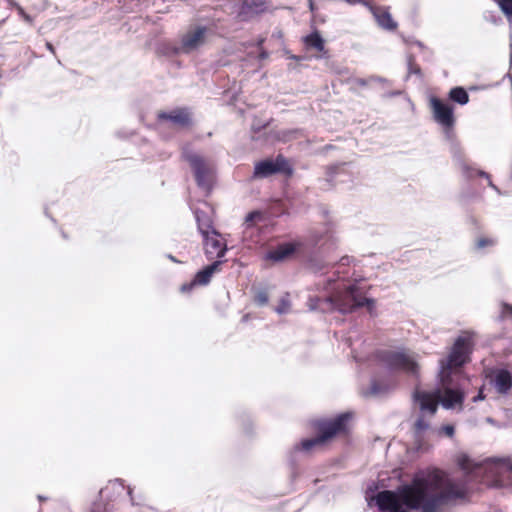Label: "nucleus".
Returning a JSON list of instances; mask_svg holds the SVG:
<instances>
[{"mask_svg": "<svg viewBox=\"0 0 512 512\" xmlns=\"http://www.w3.org/2000/svg\"><path fill=\"white\" fill-rule=\"evenodd\" d=\"M473 345V335H460L446 358L439 361L438 387L433 392L419 391L414 394L415 405L420 415L414 424V433L420 449L426 448L441 437H453L454 426L447 424L432 427L430 419L440 403L445 409H461L464 393L458 382L460 368L469 360Z\"/></svg>", "mask_w": 512, "mask_h": 512, "instance_id": "f257e3e1", "label": "nucleus"}, {"mask_svg": "<svg viewBox=\"0 0 512 512\" xmlns=\"http://www.w3.org/2000/svg\"><path fill=\"white\" fill-rule=\"evenodd\" d=\"M464 493V489L443 471L426 469L417 472L410 483L401 485L396 491L379 492L376 500L383 512H438L442 505Z\"/></svg>", "mask_w": 512, "mask_h": 512, "instance_id": "f03ea898", "label": "nucleus"}, {"mask_svg": "<svg viewBox=\"0 0 512 512\" xmlns=\"http://www.w3.org/2000/svg\"><path fill=\"white\" fill-rule=\"evenodd\" d=\"M309 306L312 309L321 308L323 310V307L327 306L343 314L351 313L362 306H366L370 314H373L375 310L374 300L365 298L356 285L344 282L339 283L335 293L323 301L319 298H310Z\"/></svg>", "mask_w": 512, "mask_h": 512, "instance_id": "7ed1b4c3", "label": "nucleus"}, {"mask_svg": "<svg viewBox=\"0 0 512 512\" xmlns=\"http://www.w3.org/2000/svg\"><path fill=\"white\" fill-rule=\"evenodd\" d=\"M458 466L472 478H500L505 473H512V462L509 459H486L476 462L465 454L457 457Z\"/></svg>", "mask_w": 512, "mask_h": 512, "instance_id": "20e7f679", "label": "nucleus"}, {"mask_svg": "<svg viewBox=\"0 0 512 512\" xmlns=\"http://www.w3.org/2000/svg\"><path fill=\"white\" fill-rule=\"evenodd\" d=\"M351 415L348 413L341 414L333 419L321 421L318 424L319 435L305 439L296 447V449L310 452L329 442L333 437L341 433H345L348 428V421Z\"/></svg>", "mask_w": 512, "mask_h": 512, "instance_id": "39448f33", "label": "nucleus"}, {"mask_svg": "<svg viewBox=\"0 0 512 512\" xmlns=\"http://www.w3.org/2000/svg\"><path fill=\"white\" fill-rule=\"evenodd\" d=\"M381 362L389 369L401 371L408 376L418 377L419 365L416 355L410 351H383L379 353Z\"/></svg>", "mask_w": 512, "mask_h": 512, "instance_id": "423d86ee", "label": "nucleus"}, {"mask_svg": "<svg viewBox=\"0 0 512 512\" xmlns=\"http://www.w3.org/2000/svg\"><path fill=\"white\" fill-rule=\"evenodd\" d=\"M183 155L194 171L198 185L205 190H209L214 177L213 163L188 148L184 149Z\"/></svg>", "mask_w": 512, "mask_h": 512, "instance_id": "0eeeda50", "label": "nucleus"}, {"mask_svg": "<svg viewBox=\"0 0 512 512\" xmlns=\"http://www.w3.org/2000/svg\"><path fill=\"white\" fill-rule=\"evenodd\" d=\"M195 218L198 222V228L204 239L205 254L209 259L221 258L226 251V244L220 239L215 230L210 229L209 220H202L201 213L195 212Z\"/></svg>", "mask_w": 512, "mask_h": 512, "instance_id": "6e6552de", "label": "nucleus"}, {"mask_svg": "<svg viewBox=\"0 0 512 512\" xmlns=\"http://www.w3.org/2000/svg\"><path fill=\"white\" fill-rule=\"evenodd\" d=\"M429 107L431 109L433 119L444 129H450L454 126V109L444 100L431 95L429 97Z\"/></svg>", "mask_w": 512, "mask_h": 512, "instance_id": "1a4fd4ad", "label": "nucleus"}, {"mask_svg": "<svg viewBox=\"0 0 512 512\" xmlns=\"http://www.w3.org/2000/svg\"><path fill=\"white\" fill-rule=\"evenodd\" d=\"M208 29L204 26H192L182 36L178 52L191 53L202 47L207 40Z\"/></svg>", "mask_w": 512, "mask_h": 512, "instance_id": "9d476101", "label": "nucleus"}, {"mask_svg": "<svg viewBox=\"0 0 512 512\" xmlns=\"http://www.w3.org/2000/svg\"><path fill=\"white\" fill-rule=\"evenodd\" d=\"M290 166L288 161L282 157L278 156L275 160L266 159L264 161L258 162L254 168L253 176L255 178H266L277 172H290Z\"/></svg>", "mask_w": 512, "mask_h": 512, "instance_id": "9b49d317", "label": "nucleus"}, {"mask_svg": "<svg viewBox=\"0 0 512 512\" xmlns=\"http://www.w3.org/2000/svg\"><path fill=\"white\" fill-rule=\"evenodd\" d=\"M221 262L216 261L213 264L205 267L203 270L199 271L194 280L189 284H184L181 287L183 292L190 291L195 285H206L210 282L212 275L218 270Z\"/></svg>", "mask_w": 512, "mask_h": 512, "instance_id": "f8f14e48", "label": "nucleus"}, {"mask_svg": "<svg viewBox=\"0 0 512 512\" xmlns=\"http://www.w3.org/2000/svg\"><path fill=\"white\" fill-rule=\"evenodd\" d=\"M370 10L377 22V24L388 31H393L397 28V22L393 20L390 12L386 7H370Z\"/></svg>", "mask_w": 512, "mask_h": 512, "instance_id": "ddd939ff", "label": "nucleus"}, {"mask_svg": "<svg viewBox=\"0 0 512 512\" xmlns=\"http://www.w3.org/2000/svg\"><path fill=\"white\" fill-rule=\"evenodd\" d=\"M297 245L295 243H284L276 249L269 251L265 258L273 262H280L289 258L295 251Z\"/></svg>", "mask_w": 512, "mask_h": 512, "instance_id": "4468645a", "label": "nucleus"}, {"mask_svg": "<svg viewBox=\"0 0 512 512\" xmlns=\"http://www.w3.org/2000/svg\"><path fill=\"white\" fill-rule=\"evenodd\" d=\"M159 119L172 126H184L189 121V114L184 110H174L160 113Z\"/></svg>", "mask_w": 512, "mask_h": 512, "instance_id": "2eb2a0df", "label": "nucleus"}, {"mask_svg": "<svg viewBox=\"0 0 512 512\" xmlns=\"http://www.w3.org/2000/svg\"><path fill=\"white\" fill-rule=\"evenodd\" d=\"M494 385L499 393H507L512 386V376L504 369L497 370L494 376Z\"/></svg>", "mask_w": 512, "mask_h": 512, "instance_id": "dca6fc26", "label": "nucleus"}, {"mask_svg": "<svg viewBox=\"0 0 512 512\" xmlns=\"http://www.w3.org/2000/svg\"><path fill=\"white\" fill-rule=\"evenodd\" d=\"M304 43L307 49H313L319 53L325 51L324 40L318 32L311 33L304 37Z\"/></svg>", "mask_w": 512, "mask_h": 512, "instance_id": "f3484780", "label": "nucleus"}, {"mask_svg": "<svg viewBox=\"0 0 512 512\" xmlns=\"http://www.w3.org/2000/svg\"><path fill=\"white\" fill-rule=\"evenodd\" d=\"M497 243H498V239L496 237L481 235V236H478L475 240V248L477 250L493 248L497 245Z\"/></svg>", "mask_w": 512, "mask_h": 512, "instance_id": "a211bd4d", "label": "nucleus"}, {"mask_svg": "<svg viewBox=\"0 0 512 512\" xmlns=\"http://www.w3.org/2000/svg\"><path fill=\"white\" fill-rule=\"evenodd\" d=\"M449 97L460 105H465L469 101V95L462 87L452 88L449 92Z\"/></svg>", "mask_w": 512, "mask_h": 512, "instance_id": "6ab92c4d", "label": "nucleus"}, {"mask_svg": "<svg viewBox=\"0 0 512 512\" xmlns=\"http://www.w3.org/2000/svg\"><path fill=\"white\" fill-rule=\"evenodd\" d=\"M391 388L390 384L380 383L378 380L372 381L369 389L364 392L366 395L370 396H381L385 392H387Z\"/></svg>", "mask_w": 512, "mask_h": 512, "instance_id": "aec40b11", "label": "nucleus"}, {"mask_svg": "<svg viewBox=\"0 0 512 512\" xmlns=\"http://www.w3.org/2000/svg\"><path fill=\"white\" fill-rule=\"evenodd\" d=\"M291 310V302L289 294H284L280 300L279 304L275 307V312L279 315L287 314Z\"/></svg>", "mask_w": 512, "mask_h": 512, "instance_id": "412c9836", "label": "nucleus"}, {"mask_svg": "<svg viewBox=\"0 0 512 512\" xmlns=\"http://www.w3.org/2000/svg\"><path fill=\"white\" fill-rule=\"evenodd\" d=\"M110 490L115 491L118 494H121L125 490V486L122 480L115 479L113 481H110L109 484L100 491V494L107 495Z\"/></svg>", "mask_w": 512, "mask_h": 512, "instance_id": "4be33fe9", "label": "nucleus"}, {"mask_svg": "<svg viewBox=\"0 0 512 512\" xmlns=\"http://www.w3.org/2000/svg\"><path fill=\"white\" fill-rule=\"evenodd\" d=\"M254 302L258 306H265L269 301V292L267 289L259 288L254 291Z\"/></svg>", "mask_w": 512, "mask_h": 512, "instance_id": "5701e85b", "label": "nucleus"}, {"mask_svg": "<svg viewBox=\"0 0 512 512\" xmlns=\"http://www.w3.org/2000/svg\"><path fill=\"white\" fill-rule=\"evenodd\" d=\"M504 15L507 17V20L510 24H512V0H494Z\"/></svg>", "mask_w": 512, "mask_h": 512, "instance_id": "b1692460", "label": "nucleus"}, {"mask_svg": "<svg viewBox=\"0 0 512 512\" xmlns=\"http://www.w3.org/2000/svg\"><path fill=\"white\" fill-rule=\"evenodd\" d=\"M244 6L252 12L258 13L264 10V0H244Z\"/></svg>", "mask_w": 512, "mask_h": 512, "instance_id": "393cba45", "label": "nucleus"}, {"mask_svg": "<svg viewBox=\"0 0 512 512\" xmlns=\"http://www.w3.org/2000/svg\"><path fill=\"white\" fill-rule=\"evenodd\" d=\"M262 219L263 215L258 211L249 213L245 219L246 228L252 227L255 223L261 221Z\"/></svg>", "mask_w": 512, "mask_h": 512, "instance_id": "a878e982", "label": "nucleus"}, {"mask_svg": "<svg viewBox=\"0 0 512 512\" xmlns=\"http://www.w3.org/2000/svg\"><path fill=\"white\" fill-rule=\"evenodd\" d=\"M481 177H484L485 179H487L488 181V185L494 190L496 191L498 194H500V190L499 188L493 184L492 180H491V177L488 173L484 172V171H479L478 173Z\"/></svg>", "mask_w": 512, "mask_h": 512, "instance_id": "bb28decb", "label": "nucleus"}, {"mask_svg": "<svg viewBox=\"0 0 512 512\" xmlns=\"http://www.w3.org/2000/svg\"><path fill=\"white\" fill-rule=\"evenodd\" d=\"M503 307V314L506 315V314H511L512 315V305H509V304H503L502 305Z\"/></svg>", "mask_w": 512, "mask_h": 512, "instance_id": "cd10ccee", "label": "nucleus"}, {"mask_svg": "<svg viewBox=\"0 0 512 512\" xmlns=\"http://www.w3.org/2000/svg\"><path fill=\"white\" fill-rule=\"evenodd\" d=\"M127 494L130 496V499H131V502H132L133 505H138L139 504L138 502H136V500H135V498L133 496L132 488H130V487L127 488Z\"/></svg>", "mask_w": 512, "mask_h": 512, "instance_id": "c85d7f7f", "label": "nucleus"}, {"mask_svg": "<svg viewBox=\"0 0 512 512\" xmlns=\"http://www.w3.org/2000/svg\"><path fill=\"white\" fill-rule=\"evenodd\" d=\"M351 262V259L349 257H343L341 260H340V263L339 265L340 266H346V265H349Z\"/></svg>", "mask_w": 512, "mask_h": 512, "instance_id": "c756f323", "label": "nucleus"}, {"mask_svg": "<svg viewBox=\"0 0 512 512\" xmlns=\"http://www.w3.org/2000/svg\"><path fill=\"white\" fill-rule=\"evenodd\" d=\"M103 511H104V508L98 504H94L91 509V512H103Z\"/></svg>", "mask_w": 512, "mask_h": 512, "instance_id": "7c9ffc66", "label": "nucleus"}, {"mask_svg": "<svg viewBox=\"0 0 512 512\" xmlns=\"http://www.w3.org/2000/svg\"><path fill=\"white\" fill-rule=\"evenodd\" d=\"M22 18H23L26 22H28V23H31V22H32V18H31L28 14H26V13H25V15H23V17H22Z\"/></svg>", "mask_w": 512, "mask_h": 512, "instance_id": "2f4dec72", "label": "nucleus"}, {"mask_svg": "<svg viewBox=\"0 0 512 512\" xmlns=\"http://www.w3.org/2000/svg\"><path fill=\"white\" fill-rule=\"evenodd\" d=\"M17 10H18V13H19V15H20L21 17H23V15H25V11L23 10V8H22V7L18 6V7H17Z\"/></svg>", "mask_w": 512, "mask_h": 512, "instance_id": "473e14b6", "label": "nucleus"}, {"mask_svg": "<svg viewBox=\"0 0 512 512\" xmlns=\"http://www.w3.org/2000/svg\"><path fill=\"white\" fill-rule=\"evenodd\" d=\"M308 2H309V8H310V10H311V11H314V9H315V5H314L313 0H308Z\"/></svg>", "mask_w": 512, "mask_h": 512, "instance_id": "72a5a7b5", "label": "nucleus"}, {"mask_svg": "<svg viewBox=\"0 0 512 512\" xmlns=\"http://www.w3.org/2000/svg\"><path fill=\"white\" fill-rule=\"evenodd\" d=\"M342 169H343L342 167H335L332 169V173H334L336 175V174H338V171H340Z\"/></svg>", "mask_w": 512, "mask_h": 512, "instance_id": "f704fd0d", "label": "nucleus"}, {"mask_svg": "<svg viewBox=\"0 0 512 512\" xmlns=\"http://www.w3.org/2000/svg\"><path fill=\"white\" fill-rule=\"evenodd\" d=\"M347 3L349 4H356V3H359L361 2L362 0H345Z\"/></svg>", "mask_w": 512, "mask_h": 512, "instance_id": "c9c22d12", "label": "nucleus"}, {"mask_svg": "<svg viewBox=\"0 0 512 512\" xmlns=\"http://www.w3.org/2000/svg\"><path fill=\"white\" fill-rule=\"evenodd\" d=\"M47 48H48L51 52H53V46H52L50 43H47Z\"/></svg>", "mask_w": 512, "mask_h": 512, "instance_id": "e433bc0d", "label": "nucleus"}, {"mask_svg": "<svg viewBox=\"0 0 512 512\" xmlns=\"http://www.w3.org/2000/svg\"><path fill=\"white\" fill-rule=\"evenodd\" d=\"M477 399H482L481 394H480V395H478V397H476L474 400L476 401Z\"/></svg>", "mask_w": 512, "mask_h": 512, "instance_id": "4c0bfd02", "label": "nucleus"}, {"mask_svg": "<svg viewBox=\"0 0 512 512\" xmlns=\"http://www.w3.org/2000/svg\"><path fill=\"white\" fill-rule=\"evenodd\" d=\"M169 258H170L172 261H176L172 255H169Z\"/></svg>", "mask_w": 512, "mask_h": 512, "instance_id": "58836bf2", "label": "nucleus"}]
</instances>
